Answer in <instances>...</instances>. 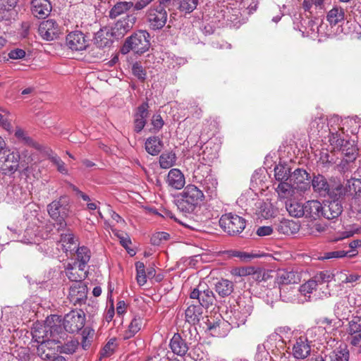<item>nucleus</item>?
<instances>
[{
	"label": "nucleus",
	"instance_id": "53",
	"mask_svg": "<svg viewBox=\"0 0 361 361\" xmlns=\"http://www.w3.org/2000/svg\"><path fill=\"white\" fill-rule=\"evenodd\" d=\"M132 73L138 80L143 82L146 79L147 73L145 69L138 63L133 65Z\"/></svg>",
	"mask_w": 361,
	"mask_h": 361
},
{
	"label": "nucleus",
	"instance_id": "56",
	"mask_svg": "<svg viewBox=\"0 0 361 361\" xmlns=\"http://www.w3.org/2000/svg\"><path fill=\"white\" fill-rule=\"evenodd\" d=\"M276 213V209L271 204L265 203L262 207L261 215L264 219H269L275 216Z\"/></svg>",
	"mask_w": 361,
	"mask_h": 361
},
{
	"label": "nucleus",
	"instance_id": "45",
	"mask_svg": "<svg viewBox=\"0 0 361 361\" xmlns=\"http://www.w3.org/2000/svg\"><path fill=\"white\" fill-rule=\"evenodd\" d=\"M279 184L276 188V192L281 197H287L290 195V192L293 188H296L290 180L279 181Z\"/></svg>",
	"mask_w": 361,
	"mask_h": 361
},
{
	"label": "nucleus",
	"instance_id": "46",
	"mask_svg": "<svg viewBox=\"0 0 361 361\" xmlns=\"http://www.w3.org/2000/svg\"><path fill=\"white\" fill-rule=\"evenodd\" d=\"M136 268V279L140 286H144L147 282V273L145 271V266L143 262H137L135 263Z\"/></svg>",
	"mask_w": 361,
	"mask_h": 361
},
{
	"label": "nucleus",
	"instance_id": "5",
	"mask_svg": "<svg viewBox=\"0 0 361 361\" xmlns=\"http://www.w3.org/2000/svg\"><path fill=\"white\" fill-rule=\"evenodd\" d=\"M219 225L224 232L230 235H238L245 229L246 221L244 218L232 213L222 215Z\"/></svg>",
	"mask_w": 361,
	"mask_h": 361
},
{
	"label": "nucleus",
	"instance_id": "47",
	"mask_svg": "<svg viewBox=\"0 0 361 361\" xmlns=\"http://www.w3.org/2000/svg\"><path fill=\"white\" fill-rule=\"evenodd\" d=\"M176 159L175 154L164 153L159 157V164L162 169H169L171 167Z\"/></svg>",
	"mask_w": 361,
	"mask_h": 361
},
{
	"label": "nucleus",
	"instance_id": "50",
	"mask_svg": "<svg viewBox=\"0 0 361 361\" xmlns=\"http://www.w3.org/2000/svg\"><path fill=\"white\" fill-rule=\"evenodd\" d=\"M201 182L204 189L212 194L215 191L218 184L217 180L211 175L207 176L202 181L201 180Z\"/></svg>",
	"mask_w": 361,
	"mask_h": 361
},
{
	"label": "nucleus",
	"instance_id": "52",
	"mask_svg": "<svg viewBox=\"0 0 361 361\" xmlns=\"http://www.w3.org/2000/svg\"><path fill=\"white\" fill-rule=\"evenodd\" d=\"M348 333L350 335L361 333V317H355L349 322Z\"/></svg>",
	"mask_w": 361,
	"mask_h": 361
},
{
	"label": "nucleus",
	"instance_id": "18",
	"mask_svg": "<svg viewBox=\"0 0 361 361\" xmlns=\"http://www.w3.org/2000/svg\"><path fill=\"white\" fill-rule=\"evenodd\" d=\"M333 200L325 204L322 207V216L327 219H333L338 217L342 212L343 207L339 199L331 198Z\"/></svg>",
	"mask_w": 361,
	"mask_h": 361
},
{
	"label": "nucleus",
	"instance_id": "20",
	"mask_svg": "<svg viewBox=\"0 0 361 361\" xmlns=\"http://www.w3.org/2000/svg\"><path fill=\"white\" fill-rule=\"evenodd\" d=\"M169 346L174 354L180 357L185 356L189 349L188 343L179 334L173 336Z\"/></svg>",
	"mask_w": 361,
	"mask_h": 361
},
{
	"label": "nucleus",
	"instance_id": "39",
	"mask_svg": "<svg viewBox=\"0 0 361 361\" xmlns=\"http://www.w3.org/2000/svg\"><path fill=\"white\" fill-rule=\"evenodd\" d=\"M345 13L342 8L334 7L327 13L326 20L329 24L333 26L336 25L339 23L343 21Z\"/></svg>",
	"mask_w": 361,
	"mask_h": 361
},
{
	"label": "nucleus",
	"instance_id": "61",
	"mask_svg": "<svg viewBox=\"0 0 361 361\" xmlns=\"http://www.w3.org/2000/svg\"><path fill=\"white\" fill-rule=\"evenodd\" d=\"M221 323L219 322H211L208 320L207 323V330L210 332V334L214 336H220L219 328Z\"/></svg>",
	"mask_w": 361,
	"mask_h": 361
},
{
	"label": "nucleus",
	"instance_id": "43",
	"mask_svg": "<svg viewBox=\"0 0 361 361\" xmlns=\"http://www.w3.org/2000/svg\"><path fill=\"white\" fill-rule=\"evenodd\" d=\"M56 341L57 347L59 348L58 353L73 354L75 352L78 346V342L73 339H71L63 344L60 339H56Z\"/></svg>",
	"mask_w": 361,
	"mask_h": 361
},
{
	"label": "nucleus",
	"instance_id": "24",
	"mask_svg": "<svg viewBox=\"0 0 361 361\" xmlns=\"http://www.w3.org/2000/svg\"><path fill=\"white\" fill-rule=\"evenodd\" d=\"M111 29L104 27L100 29L96 34L94 38L95 45L99 48L109 47L112 44Z\"/></svg>",
	"mask_w": 361,
	"mask_h": 361
},
{
	"label": "nucleus",
	"instance_id": "10",
	"mask_svg": "<svg viewBox=\"0 0 361 361\" xmlns=\"http://www.w3.org/2000/svg\"><path fill=\"white\" fill-rule=\"evenodd\" d=\"M137 22V17L134 13L126 15L118 20L111 28V35L116 39L123 37L134 27Z\"/></svg>",
	"mask_w": 361,
	"mask_h": 361
},
{
	"label": "nucleus",
	"instance_id": "17",
	"mask_svg": "<svg viewBox=\"0 0 361 361\" xmlns=\"http://www.w3.org/2000/svg\"><path fill=\"white\" fill-rule=\"evenodd\" d=\"M87 286L83 283H74L70 287L68 299L74 305H81L87 300Z\"/></svg>",
	"mask_w": 361,
	"mask_h": 361
},
{
	"label": "nucleus",
	"instance_id": "41",
	"mask_svg": "<svg viewBox=\"0 0 361 361\" xmlns=\"http://www.w3.org/2000/svg\"><path fill=\"white\" fill-rule=\"evenodd\" d=\"M286 207L290 216L296 218L304 216V204L290 200L286 202Z\"/></svg>",
	"mask_w": 361,
	"mask_h": 361
},
{
	"label": "nucleus",
	"instance_id": "22",
	"mask_svg": "<svg viewBox=\"0 0 361 361\" xmlns=\"http://www.w3.org/2000/svg\"><path fill=\"white\" fill-rule=\"evenodd\" d=\"M322 204L318 200H310L304 204V216L317 219L322 216Z\"/></svg>",
	"mask_w": 361,
	"mask_h": 361
},
{
	"label": "nucleus",
	"instance_id": "1",
	"mask_svg": "<svg viewBox=\"0 0 361 361\" xmlns=\"http://www.w3.org/2000/svg\"><path fill=\"white\" fill-rule=\"evenodd\" d=\"M178 207L185 213H192L196 207L204 200L203 192L196 185H188L180 194Z\"/></svg>",
	"mask_w": 361,
	"mask_h": 361
},
{
	"label": "nucleus",
	"instance_id": "6",
	"mask_svg": "<svg viewBox=\"0 0 361 361\" xmlns=\"http://www.w3.org/2000/svg\"><path fill=\"white\" fill-rule=\"evenodd\" d=\"M147 22L153 30H159L166 23L168 14L160 1L159 5L152 6L147 13Z\"/></svg>",
	"mask_w": 361,
	"mask_h": 361
},
{
	"label": "nucleus",
	"instance_id": "21",
	"mask_svg": "<svg viewBox=\"0 0 361 361\" xmlns=\"http://www.w3.org/2000/svg\"><path fill=\"white\" fill-rule=\"evenodd\" d=\"M31 5L32 14L38 18H45L51 10L49 0H32Z\"/></svg>",
	"mask_w": 361,
	"mask_h": 361
},
{
	"label": "nucleus",
	"instance_id": "33",
	"mask_svg": "<svg viewBox=\"0 0 361 361\" xmlns=\"http://www.w3.org/2000/svg\"><path fill=\"white\" fill-rule=\"evenodd\" d=\"M233 290V283L228 279H221L215 283V290L221 298L229 296Z\"/></svg>",
	"mask_w": 361,
	"mask_h": 361
},
{
	"label": "nucleus",
	"instance_id": "60",
	"mask_svg": "<svg viewBox=\"0 0 361 361\" xmlns=\"http://www.w3.org/2000/svg\"><path fill=\"white\" fill-rule=\"evenodd\" d=\"M94 335V330L85 329L82 331V346L83 349H87L90 345V340L89 337H92Z\"/></svg>",
	"mask_w": 361,
	"mask_h": 361
},
{
	"label": "nucleus",
	"instance_id": "64",
	"mask_svg": "<svg viewBox=\"0 0 361 361\" xmlns=\"http://www.w3.org/2000/svg\"><path fill=\"white\" fill-rule=\"evenodd\" d=\"M152 124L154 130H159L164 125L161 116L160 115H154L152 120Z\"/></svg>",
	"mask_w": 361,
	"mask_h": 361
},
{
	"label": "nucleus",
	"instance_id": "49",
	"mask_svg": "<svg viewBox=\"0 0 361 361\" xmlns=\"http://www.w3.org/2000/svg\"><path fill=\"white\" fill-rule=\"evenodd\" d=\"M116 339L113 338L107 342L100 352L101 357H110L114 353L116 348Z\"/></svg>",
	"mask_w": 361,
	"mask_h": 361
},
{
	"label": "nucleus",
	"instance_id": "40",
	"mask_svg": "<svg viewBox=\"0 0 361 361\" xmlns=\"http://www.w3.org/2000/svg\"><path fill=\"white\" fill-rule=\"evenodd\" d=\"M176 4L178 11L186 15L191 13L197 8L199 0H176Z\"/></svg>",
	"mask_w": 361,
	"mask_h": 361
},
{
	"label": "nucleus",
	"instance_id": "55",
	"mask_svg": "<svg viewBox=\"0 0 361 361\" xmlns=\"http://www.w3.org/2000/svg\"><path fill=\"white\" fill-rule=\"evenodd\" d=\"M317 286L315 285V282L312 281V279L309 280L300 287V292L301 294L306 296L307 294L312 293L313 291H316Z\"/></svg>",
	"mask_w": 361,
	"mask_h": 361
},
{
	"label": "nucleus",
	"instance_id": "36",
	"mask_svg": "<svg viewBox=\"0 0 361 361\" xmlns=\"http://www.w3.org/2000/svg\"><path fill=\"white\" fill-rule=\"evenodd\" d=\"M163 148V142L157 136L150 137L145 142V149L151 155H157Z\"/></svg>",
	"mask_w": 361,
	"mask_h": 361
},
{
	"label": "nucleus",
	"instance_id": "25",
	"mask_svg": "<svg viewBox=\"0 0 361 361\" xmlns=\"http://www.w3.org/2000/svg\"><path fill=\"white\" fill-rule=\"evenodd\" d=\"M327 0H304L302 8L311 15L322 14Z\"/></svg>",
	"mask_w": 361,
	"mask_h": 361
},
{
	"label": "nucleus",
	"instance_id": "8",
	"mask_svg": "<svg viewBox=\"0 0 361 361\" xmlns=\"http://www.w3.org/2000/svg\"><path fill=\"white\" fill-rule=\"evenodd\" d=\"M85 314L82 310H72L63 318V326L66 331L78 333L85 326Z\"/></svg>",
	"mask_w": 361,
	"mask_h": 361
},
{
	"label": "nucleus",
	"instance_id": "14",
	"mask_svg": "<svg viewBox=\"0 0 361 361\" xmlns=\"http://www.w3.org/2000/svg\"><path fill=\"white\" fill-rule=\"evenodd\" d=\"M39 35L45 40L51 41L59 34V28L56 22L49 19L42 21L38 28Z\"/></svg>",
	"mask_w": 361,
	"mask_h": 361
},
{
	"label": "nucleus",
	"instance_id": "7",
	"mask_svg": "<svg viewBox=\"0 0 361 361\" xmlns=\"http://www.w3.org/2000/svg\"><path fill=\"white\" fill-rule=\"evenodd\" d=\"M253 310V303L250 298H240L237 302V308L234 310L232 323L234 326L238 327L247 321Z\"/></svg>",
	"mask_w": 361,
	"mask_h": 361
},
{
	"label": "nucleus",
	"instance_id": "35",
	"mask_svg": "<svg viewBox=\"0 0 361 361\" xmlns=\"http://www.w3.org/2000/svg\"><path fill=\"white\" fill-rule=\"evenodd\" d=\"M326 118L322 115L315 117L310 124V133L313 135H322V132L326 131Z\"/></svg>",
	"mask_w": 361,
	"mask_h": 361
},
{
	"label": "nucleus",
	"instance_id": "29",
	"mask_svg": "<svg viewBox=\"0 0 361 361\" xmlns=\"http://www.w3.org/2000/svg\"><path fill=\"white\" fill-rule=\"evenodd\" d=\"M185 321L190 324H197L202 314V307L200 305H190L185 312Z\"/></svg>",
	"mask_w": 361,
	"mask_h": 361
},
{
	"label": "nucleus",
	"instance_id": "44",
	"mask_svg": "<svg viewBox=\"0 0 361 361\" xmlns=\"http://www.w3.org/2000/svg\"><path fill=\"white\" fill-rule=\"evenodd\" d=\"M76 256L79 267H85L90 259V250L85 246L79 247L76 250Z\"/></svg>",
	"mask_w": 361,
	"mask_h": 361
},
{
	"label": "nucleus",
	"instance_id": "37",
	"mask_svg": "<svg viewBox=\"0 0 361 361\" xmlns=\"http://www.w3.org/2000/svg\"><path fill=\"white\" fill-rule=\"evenodd\" d=\"M331 361H348L349 351L346 345L341 344L329 353Z\"/></svg>",
	"mask_w": 361,
	"mask_h": 361
},
{
	"label": "nucleus",
	"instance_id": "63",
	"mask_svg": "<svg viewBox=\"0 0 361 361\" xmlns=\"http://www.w3.org/2000/svg\"><path fill=\"white\" fill-rule=\"evenodd\" d=\"M61 241L63 243H66V245H70L68 247V248L70 249L71 250H73L75 248V247H74L73 248L71 247V245L75 244L74 235L73 233H62L61 235Z\"/></svg>",
	"mask_w": 361,
	"mask_h": 361
},
{
	"label": "nucleus",
	"instance_id": "16",
	"mask_svg": "<svg viewBox=\"0 0 361 361\" xmlns=\"http://www.w3.org/2000/svg\"><path fill=\"white\" fill-rule=\"evenodd\" d=\"M310 342L305 336H300L295 340L292 347V354L296 359H305L310 355Z\"/></svg>",
	"mask_w": 361,
	"mask_h": 361
},
{
	"label": "nucleus",
	"instance_id": "42",
	"mask_svg": "<svg viewBox=\"0 0 361 361\" xmlns=\"http://www.w3.org/2000/svg\"><path fill=\"white\" fill-rule=\"evenodd\" d=\"M290 169L285 164L276 165L274 168V176L277 181L290 180Z\"/></svg>",
	"mask_w": 361,
	"mask_h": 361
},
{
	"label": "nucleus",
	"instance_id": "59",
	"mask_svg": "<svg viewBox=\"0 0 361 361\" xmlns=\"http://www.w3.org/2000/svg\"><path fill=\"white\" fill-rule=\"evenodd\" d=\"M51 162L56 166L57 170L62 174H67L68 169L65 163L59 157H52L50 158Z\"/></svg>",
	"mask_w": 361,
	"mask_h": 361
},
{
	"label": "nucleus",
	"instance_id": "28",
	"mask_svg": "<svg viewBox=\"0 0 361 361\" xmlns=\"http://www.w3.org/2000/svg\"><path fill=\"white\" fill-rule=\"evenodd\" d=\"M351 306L348 298H344L336 302L334 307V314L339 319H348L351 312Z\"/></svg>",
	"mask_w": 361,
	"mask_h": 361
},
{
	"label": "nucleus",
	"instance_id": "19",
	"mask_svg": "<svg viewBox=\"0 0 361 361\" xmlns=\"http://www.w3.org/2000/svg\"><path fill=\"white\" fill-rule=\"evenodd\" d=\"M74 264H68L66 267V274L68 279L71 281L82 283V281L87 277V272L85 270V267H79Z\"/></svg>",
	"mask_w": 361,
	"mask_h": 361
},
{
	"label": "nucleus",
	"instance_id": "4",
	"mask_svg": "<svg viewBox=\"0 0 361 361\" xmlns=\"http://www.w3.org/2000/svg\"><path fill=\"white\" fill-rule=\"evenodd\" d=\"M149 35L145 30H139L133 33L126 39L121 49V53L126 54L132 50L137 54H143L149 48Z\"/></svg>",
	"mask_w": 361,
	"mask_h": 361
},
{
	"label": "nucleus",
	"instance_id": "3",
	"mask_svg": "<svg viewBox=\"0 0 361 361\" xmlns=\"http://www.w3.org/2000/svg\"><path fill=\"white\" fill-rule=\"evenodd\" d=\"M70 210V199L68 196H61L47 206L50 217L56 222L58 230L66 226L65 219L68 216Z\"/></svg>",
	"mask_w": 361,
	"mask_h": 361
},
{
	"label": "nucleus",
	"instance_id": "34",
	"mask_svg": "<svg viewBox=\"0 0 361 361\" xmlns=\"http://www.w3.org/2000/svg\"><path fill=\"white\" fill-rule=\"evenodd\" d=\"M361 183V179L352 178L347 180V182L343 186L340 181L338 180V185H340L341 192L337 195V199L343 198L345 195H353L358 184Z\"/></svg>",
	"mask_w": 361,
	"mask_h": 361
},
{
	"label": "nucleus",
	"instance_id": "9",
	"mask_svg": "<svg viewBox=\"0 0 361 361\" xmlns=\"http://www.w3.org/2000/svg\"><path fill=\"white\" fill-rule=\"evenodd\" d=\"M19 155L6 149L0 151V171L5 175L14 173L19 166Z\"/></svg>",
	"mask_w": 361,
	"mask_h": 361
},
{
	"label": "nucleus",
	"instance_id": "38",
	"mask_svg": "<svg viewBox=\"0 0 361 361\" xmlns=\"http://www.w3.org/2000/svg\"><path fill=\"white\" fill-rule=\"evenodd\" d=\"M142 326V319L140 317H134L128 325V328L123 334V338L128 340L133 338Z\"/></svg>",
	"mask_w": 361,
	"mask_h": 361
},
{
	"label": "nucleus",
	"instance_id": "48",
	"mask_svg": "<svg viewBox=\"0 0 361 361\" xmlns=\"http://www.w3.org/2000/svg\"><path fill=\"white\" fill-rule=\"evenodd\" d=\"M340 151H341L346 157L345 160V162H352L355 160L357 157V149L355 146L350 142L349 145L343 147Z\"/></svg>",
	"mask_w": 361,
	"mask_h": 361
},
{
	"label": "nucleus",
	"instance_id": "57",
	"mask_svg": "<svg viewBox=\"0 0 361 361\" xmlns=\"http://www.w3.org/2000/svg\"><path fill=\"white\" fill-rule=\"evenodd\" d=\"M355 255V254H349V252L344 250H337L325 253L323 259H329L331 258H341L345 256L353 257Z\"/></svg>",
	"mask_w": 361,
	"mask_h": 361
},
{
	"label": "nucleus",
	"instance_id": "2",
	"mask_svg": "<svg viewBox=\"0 0 361 361\" xmlns=\"http://www.w3.org/2000/svg\"><path fill=\"white\" fill-rule=\"evenodd\" d=\"M313 191L319 196L329 198L337 199V195L341 192L340 185H338V180L336 179L327 180L322 175H314L311 180Z\"/></svg>",
	"mask_w": 361,
	"mask_h": 361
},
{
	"label": "nucleus",
	"instance_id": "31",
	"mask_svg": "<svg viewBox=\"0 0 361 361\" xmlns=\"http://www.w3.org/2000/svg\"><path fill=\"white\" fill-rule=\"evenodd\" d=\"M299 280L297 273L287 269L279 270L277 272L276 281L279 284L288 285L296 283Z\"/></svg>",
	"mask_w": 361,
	"mask_h": 361
},
{
	"label": "nucleus",
	"instance_id": "27",
	"mask_svg": "<svg viewBox=\"0 0 361 361\" xmlns=\"http://www.w3.org/2000/svg\"><path fill=\"white\" fill-rule=\"evenodd\" d=\"M32 336V340L40 344L42 342H46L49 337V332L48 329V326L46 322L44 324H35L34 326L32 328L31 331Z\"/></svg>",
	"mask_w": 361,
	"mask_h": 361
},
{
	"label": "nucleus",
	"instance_id": "23",
	"mask_svg": "<svg viewBox=\"0 0 361 361\" xmlns=\"http://www.w3.org/2000/svg\"><path fill=\"white\" fill-rule=\"evenodd\" d=\"M148 104L145 102L142 103L137 108L134 119L135 131L137 133H140L146 124V118L148 116Z\"/></svg>",
	"mask_w": 361,
	"mask_h": 361
},
{
	"label": "nucleus",
	"instance_id": "62",
	"mask_svg": "<svg viewBox=\"0 0 361 361\" xmlns=\"http://www.w3.org/2000/svg\"><path fill=\"white\" fill-rule=\"evenodd\" d=\"M232 274L238 276H245L253 273V268L252 267H241L235 268L232 270Z\"/></svg>",
	"mask_w": 361,
	"mask_h": 361
},
{
	"label": "nucleus",
	"instance_id": "30",
	"mask_svg": "<svg viewBox=\"0 0 361 361\" xmlns=\"http://www.w3.org/2000/svg\"><path fill=\"white\" fill-rule=\"evenodd\" d=\"M311 180L310 175L305 169H297L291 173L290 181L293 183L296 188L302 190L305 189V186H300V185L305 183L306 180Z\"/></svg>",
	"mask_w": 361,
	"mask_h": 361
},
{
	"label": "nucleus",
	"instance_id": "12",
	"mask_svg": "<svg viewBox=\"0 0 361 361\" xmlns=\"http://www.w3.org/2000/svg\"><path fill=\"white\" fill-rule=\"evenodd\" d=\"M58 350L56 339H47L38 345L37 354L42 360H51L57 356Z\"/></svg>",
	"mask_w": 361,
	"mask_h": 361
},
{
	"label": "nucleus",
	"instance_id": "26",
	"mask_svg": "<svg viewBox=\"0 0 361 361\" xmlns=\"http://www.w3.org/2000/svg\"><path fill=\"white\" fill-rule=\"evenodd\" d=\"M166 181L171 188L180 190L185 185V177L179 169H172L168 173Z\"/></svg>",
	"mask_w": 361,
	"mask_h": 361
},
{
	"label": "nucleus",
	"instance_id": "11",
	"mask_svg": "<svg viewBox=\"0 0 361 361\" xmlns=\"http://www.w3.org/2000/svg\"><path fill=\"white\" fill-rule=\"evenodd\" d=\"M46 324L48 326L49 336L51 339H65L66 334L63 326V319L61 316L52 314L46 319Z\"/></svg>",
	"mask_w": 361,
	"mask_h": 361
},
{
	"label": "nucleus",
	"instance_id": "15",
	"mask_svg": "<svg viewBox=\"0 0 361 361\" xmlns=\"http://www.w3.org/2000/svg\"><path fill=\"white\" fill-rule=\"evenodd\" d=\"M201 286L200 285L197 288H195L190 293V298L197 299L199 305L203 307H209L212 305L214 300L215 296L213 291L209 288L200 289Z\"/></svg>",
	"mask_w": 361,
	"mask_h": 361
},
{
	"label": "nucleus",
	"instance_id": "13",
	"mask_svg": "<svg viewBox=\"0 0 361 361\" xmlns=\"http://www.w3.org/2000/svg\"><path fill=\"white\" fill-rule=\"evenodd\" d=\"M66 44L73 51H82L87 47L88 41L82 32L75 31L66 36Z\"/></svg>",
	"mask_w": 361,
	"mask_h": 361
},
{
	"label": "nucleus",
	"instance_id": "51",
	"mask_svg": "<svg viewBox=\"0 0 361 361\" xmlns=\"http://www.w3.org/2000/svg\"><path fill=\"white\" fill-rule=\"evenodd\" d=\"M331 278V275L327 271H320L312 279V281L315 282V285L318 287L325 283L329 282Z\"/></svg>",
	"mask_w": 361,
	"mask_h": 361
},
{
	"label": "nucleus",
	"instance_id": "32",
	"mask_svg": "<svg viewBox=\"0 0 361 361\" xmlns=\"http://www.w3.org/2000/svg\"><path fill=\"white\" fill-rule=\"evenodd\" d=\"M133 6L132 1H118L109 11V17L115 19L130 11Z\"/></svg>",
	"mask_w": 361,
	"mask_h": 361
},
{
	"label": "nucleus",
	"instance_id": "58",
	"mask_svg": "<svg viewBox=\"0 0 361 361\" xmlns=\"http://www.w3.org/2000/svg\"><path fill=\"white\" fill-rule=\"evenodd\" d=\"M294 223L288 220H283L277 226V230L279 233L288 235L293 232L290 231L291 225Z\"/></svg>",
	"mask_w": 361,
	"mask_h": 361
},
{
	"label": "nucleus",
	"instance_id": "54",
	"mask_svg": "<svg viewBox=\"0 0 361 361\" xmlns=\"http://www.w3.org/2000/svg\"><path fill=\"white\" fill-rule=\"evenodd\" d=\"M170 235L166 232H157L152 235L150 241L154 245H159L164 241L169 239Z\"/></svg>",
	"mask_w": 361,
	"mask_h": 361
}]
</instances>
